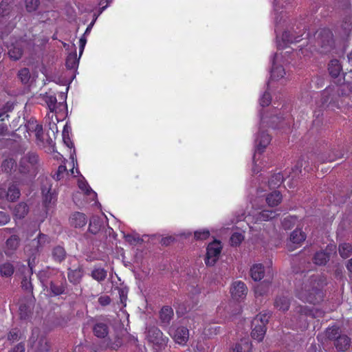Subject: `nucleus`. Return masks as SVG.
I'll return each mask as SVG.
<instances>
[{
  "label": "nucleus",
  "instance_id": "nucleus-1",
  "mask_svg": "<svg viewBox=\"0 0 352 352\" xmlns=\"http://www.w3.org/2000/svg\"><path fill=\"white\" fill-rule=\"evenodd\" d=\"M276 104V100H274L272 107L267 110L261 111L259 113L258 132L254 138V153L252 169L253 173H258L265 166L267 163L262 153L270 144L272 138L267 131L263 130V129L267 126L273 129H281L285 126L289 127L291 123L289 109L285 105H282L281 108L279 109L278 105L274 106Z\"/></svg>",
  "mask_w": 352,
  "mask_h": 352
},
{
  "label": "nucleus",
  "instance_id": "nucleus-2",
  "mask_svg": "<svg viewBox=\"0 0 352 352\" xmlns=\"http://www.w3.org/2000/svg\"><path fill=\"white\" fill-rule=\"evenodd\" d=\"M274 9L277 52L271 60L272 69L270 72V78L268 81L269 88L275 87L276 82H277L279 86L284 87L286 82L289 80L290 74L285 70V65L289 63V54H290L291 51L288 50L283 52V50L288 49L289 44L298 42L300 38L302 36V34L293 36L290 32L285 31L281 38H280L278 34V23L284 17V15L283 14V11L278 12L277 0H275Z\"/></svg>",
  "mask_w": 352,
  "mask_h": 352
},
{
  "label": "nucleus",
  "instance_id": "nucleus-3",
  "mask_svg": "<svg viewBox=\"0 0 352 352\" xmlns=\"http://www.w3.org/2000/svg\"><path fill=\"white\" fill-rule=\"evenodd\" d=\"M345 88L349 89V85H343L342 86L338 87H329L324 89L320 96V100L317 106L319 109V111L321 109H328L329 110L335 111L341 108V105L339 103V100L341 98L340 93L343 94V91Z\"/></svg>",
  "mask_w": 352,
  "mask_h": 352
},
{
  "label": "nucleus",
  "instance_id": "nucleus-4",
  "mask_svg": "<svg viewBox=\"0 0 352 352\" xmlns=\"http://www.w3.org/2000/svg\"><path fill=\"white\" fill-rule=\"evenodd\" d=\"M321 285V283L311 278L309 283H305L300 289L297 290V296L303 302L311 304L319 302L323 297L320 289Z\"/></svg>",
  "mask_w": 352,
  "mask_h": 352
},
{
  "label": "nucleus",
  "instance_id": "nucleus-5",
  "mask_svg": "<svg viewBox=\"0 0 352 352\" xmlns=\"http://www.w3.org/2000/svg\"><path fill=\"white\" fill-rule=\"evenodd\" d=\"M47 41L46 38L40 41L37 37H34L33 39L27 41L24 38H21L19 41H16L14 43H12L8 48V54L10 57L13 60H19L23 54V47H30L33 46H41L43 45Z\"/></svg>",
  "mask_w": 352,
  "mask_h": 352
},
{
  "label": "nucleus",
  "instance_id": "nucleus-6",
  "mask_svg": "<svg viewBox=\"0 0 352 352\" xmlns=\"http://www.w3.org/2000/svg\"><path fill=\"white\" fill-rule=\"evenodd\" d=\"M50 239L46 234L39 233L36 238L25 245V252L28 255L35 258L36 255L50 243Z\"/></svg>",
  "mask_w": 352,
  "mask_h": 352
},
{
  "label": "nucleus",
  "instance_id": "nucleus-7",
  "mask_svg": "<svg viewBox=\"0 0 352 352\" xmlns=\"http://www.w3.org/2000/svg\"><path fill=\"white\" fill-rule=\"evenodd\" d=\"M29 352H45L49 350L50 346L47 338L41 333L40 330L37 328L32 330L29 340Z\"/></svg>",
  "mask_w": 352,
  "mask_h": 352
},
{
  "label": "nucleus",
  "instance_id": "nucleus-8",
  "mask_svg": "<svg viewBox=\"0 0 352 352\" xmlns=\"http://www.w3.org/2000/svg\"><path fill=\"white\" fill-rule=\"evenodd\" d=\"M43 206L45 210V217L52 212L55 208L57 201V193L55 190H52L47 180L46 186L42 187Z\"/></svg>",
  "mask_w": 352,
  "mask_h": 352
},
{
  "label": "nucleus",
  "instance_id": "nucleus-9",
  "mask_svg": "<svg viewBox=\"0 0 352 352\" xmlns=\"http://www.w3.org/2000/svg\"><path fill=\"white\" fill-rule=\"evenodd\" d=\"M222 245L219 241L214 240L207 247L205 263L207 266H213L219 258Z\"/></svg>",
  "mask_w": 352,
  "mask_h": 352
},
{
  "label": "nucleus",
  "instance_id": "nucleus-10",
  "mask_svg": "<svg viewBox=\"0 0 352 352\" xmlns=\"http://www.w3.org/2000/svg\"><path fill=\"white\" fill-rule=\"evenodd\" d=\"M146 337L149 342L159 349L164 346L168 341V338L164 337L162 332L157 327L149 328Z\"/></svg>",
  "mask_w": 352,
  "mask_h": 352
},
{
  "label": "nucleus",
  "instance_id": "nucleus-11",
  "mask_svg": "<svg viewBox=\"0 0 352 352\" xmlns=\"http://www.w3.org/2000/svg\"><path fill=\"white\" fill-rule=\"evenodd\" d=\"M258 208H254L252 214H249L245 217L246 221H250V219L254 221L255 223H261L265 221H269L274 218L276 215V212L272 210H263L261 212L258 211Z\"/></svg>",
  "mask_w": 352,
  "mask_h": 352
},
{
  "label": "nucleus",
  "instance_id": "nucleus-12",
  "mask_svg": "<svg viewBox=\"0 0 352 352\" xmlns=\"http://www.w3.org/2000/svg\"><path fill=\"white\" fill-rule=\"evenodd\" d=\"M168 333L175 342L179 344L184 345L188 340L189 331L186 327L172 326L169 329Z\"/></svg>",
  "mask_w": 352,
  "mask_h": 352
},
{
  "label": "nucleus",
  "instance_id": "nucleus-13",
  "mask_svg": "<svg viewBox=\"0 0 352 352\" xmlns=\"http://www.w3.org/2000/svg\"><path fill=\"white\" fill-rule=\"evenodd\" d=\"M248 294V287L241 280H234L230 287V294L235 300H241L245 298Z\"/></svg>",
  "mask_w": 352,
  "mask_h": 352
},
{
  "label": "nucleus",
  "instance_id": "nucleus-14",
  "mask_svg": "<svg viewBox=\"0 0 352 352\" xmlns=\"http://www.w3.org/2000/svg\"><path fill=\"white\" fill-rule=\"evenodd\" d=\"M20 196V191L15 184L9 186L6 190L5 188L0 186V200L6 199L10 201L16 200Z\"/></svg>",
  "mask_w": 352,
  "mask_h": 352
},
{
  "label": "nucleus",
  "instance_id": "nucleus-15",
  "mask_svg": "<svg viewBox=\"0 0 352 352\" xmlns=\"http://www.w3.org/2000/svg\"><path fill=\"white\" fill-rule=\"evenodd\" d=\"M305 239L306 235L301 230L296 229L294 230L291 233L289 240L287 243L289 250H293L296 249L298 246L301 245Z\"/></svg>",
  "mask_w": 352,
  "mask_h": 352
},
{
  "label": "nucleus",
  "instance_id": "nucleus-16",
  "mask_svg": "<svg viewBox=\"0 0 352 352\" xmlns=\"http://www.w3.org/2000/svg\"><path fill=\"white\" fill-rule=\"evenodd\" d=\"M63 140L64 144L70 148V160L71 163L72 164V168L71 169L72 173L74 174V168L75 164H77L76 156L75 153V150L74 148V144L72 142L70 138L69 137V131L67 129V126L65 125L63 131Z\"/></svg>",
  "mask_w": 352,
  "mask_h": 352
},
{
  "label": "nucleus",
  "instance_id": "nucleus-17",
  "mask_svg": "<svg viewBox=\"0 0 352 352\" xmlns=\"http://www.w3.org/2000/svg\"><path fill=\"white\" fill-rule=\"evenodd\" d=\"M335 250L336 246L334 245H328L326 250L327 252L320 251L317 252L314 257V263L319 265H324L329 259V252H335Z\"/></svg>",
  "mask_w": 352,
  "mask_h": 352
},
{
  "label": "nucleus",
  "instance_id": "nucleus-18",
  "mask_svg": "<svg viewBox=\"0 0 352 352\" xmlns=\"http://www.w3.org/2000/svg\"><path fill=\"white\" fill-rule=\"evenodd\" d=\"M79 188L84 192L90 201H95L97 198V194L89 186L88 183L82 178L78 182Z\"/></svg>",
  "mask_w": 352,
  "mask_h": 352
},
{
  "label": "nucleus",
  "instance_id": "nucleus-19",
  "mask_svg": "<svg viewBox=\"0 0 352 352\" xmlns=\"http://www.w3.org/2000/svg\"><path fill=\"white\" fill-rule=\"evenodd\" d=\"M318 37H320L318 43L321 44V47H324L326 45H331L333 43V34L329 29H324L317 32Z\"/></svg>",
  "mask_w": 352,
  "mask_h": 352
},
{
  "label": "nucleus",
  "instance_id": "nucleus-20",
  "mask_svg": "<svg viewBox=\"0 0 352 352\" xmlns=\"http://www.w3.org/2000/svg\"><path fill=\"white\" fill-rule=\"evenodd\" d=\"M70 224L75 228H82L87 223V218L83 213L75 212L69 218Z\"/></svg>",
  "mask_w": 352,
  "mask_h": 352
},
{
  "label": "nucleus",
  "instance_id": "nucleus-21",
  "mask_svg": "<svg viewBox=\"0 0 352 352\" xmlns=\"http://www.w3.org/2000/svg\"><path fill=\"white\" fill-rule=\"evenodd\" d=\"M37 161V156L35 155H31L28 157V159L23 158L20 162V172L21 173H25L27 172H30V169L32 168L34 166V163Z\"/></svg>",
  "mask_w": 352,
  "mask_h": 352
},
{
  "label": "nucleus",
  "instance_id": "nucleus-22",
  "mask_svg": "<svg viewBox=\"0 0 352 352\" xmlns=\"http://www.w3.org/2000/svg\"><path fill=\"white\" fill-rule=\"evenodd\" d=\"M122 342L120 338L115 337L113 339L104 340L100 345L101 350H118L122 345Z\"/></svg>",
  "mask_w": 352,
  "mask_h": 352
},
{
  "label": "nucleus",
  "instance_id": "nucleus-23",
  "mask_svg": "<svg viewBox=\"0 0 352 352\" xmlns=\"http://www.w3.org/2000/svg\"><path fill=\"white\" fill-rule=\"evenodd\" d=\"M265 274L264 267L261 263H256L250 268V275L254 281L261 280Z\"/></svg>",
  "mask_w": 352,
  "mask_h": 352
},
{
  "label": "nucleus",
  "instance_id": "nucleus-24",
  "mask_svg": "<svg viewBox=\"0 0 352 352\" xmlns=\"http://www.w3.org/2000/svg\"><path fill=\"white\" fill-rule=\"evenodd\" d=\"M335 346L341 351H345L351 346V339L346 336H340L336 340Z\"/></svg>",
  "mask_w": 352,
  "mask_h": 352
},
{
  "label": "nucleus",
  "instance_id": "nucleus-25",
  "mask_svg": "<svg viewBox=\"0 0 352 352\" xmlns=\"http://www.w3.org/2000/svg\"><path fill=\"white\" fill-rule=\"evenodd\" d=\"M252 344L248 338L241 339L240 342L236 343L230 352H250Z\"/></svg>",
  "mask_w": 352,
  "mask_h": 352
},
{
  "label": "nucleus",
  "instance_id": "nucleus-26",
  "mask_svg": "<svg viewBox=\"0 0 352 352\" xmlns=\"http://www.w3.org/2000/svg\"><path fill=\"white\" fill-rule=\"evenodd\" d=\"M173 316V309L168 306L163 307L160 312V318L161 322L164 324H167L169 323V322L172 319Z\"/></svg>",
  "mask_w": 352,
  "mask_h": 352
},
{
  "label": "nucleus",
  "instance_id": "nucleus-27",
  "mask_svg": "<svg viewBox=\"0 0 352 352\" xmlns=\"http://www.w3.org/2000/svg\"><path fill=\"white\" fill-rule=\"evenodd\" d=\"M28 212V207L25 203L21 202L13 209V214L16 219L24 218Z\"/></svg>",
  "mask_w": 352,
  "mask_h": 352
},
{
  "label": "nucleus",
  "instance_id": "nucleus-28",
  "mask_svg": "<svg viewBox=\"0 0 352 352\" xmlns=\"http://www.w3.org/2000/svg\"><path fill=\"white\" fill-rule=\"evenodd\" d=\"M254 327L252 331V337L253 339L256 340L258 341H261L264 338V336L266 332V328L264 325L261 324H252Z\"/></svg>",
  "mask_w": 352,
  "mask_h": 352
},
{
  "label": "nucleus",
  "instance_id": "nucleus-29",
  "mask_svg": "<svg viewBox=\"0 0 352 352\" xmlns=\"http://www.w3.org/2000/svg\"><path fill=\"white\" fill-rule=\"evenodd\" d=\"M352 31V16H348L343 20L341 25L340 34L342 36H347Z\"/></svg>",
  "mask_w": 352,
  "mask_h": 352
},
{
  "label": "nucleus",
  "instance_id": "nucleus-30",
  "mask_svg": "<svg viewBox=\"0 0 352 352\" xmlns=\"http://www.w3.org/2000/svg\"><path fill=\"white\" fill-rule=\"evenodd\" d=\"M19 244V238L16 235L11 236L6 241V250L7 254H12L13 251L16 250Z\"/></svg>",
  "mask_w": 352,
  "mask_h": 352
},
{
  "label": "nucleus",
  "instance_id": "nucleus-31",
  "mask_svg": "<svg viewBox=\"0 0 352 352\" xmlns=\"http://www.w3.org/2000/svg\"><path fill=\"white\" fill-rule=\"evenodd\" d=\"M328 69L330 75L333 78H336L342 71V66L338 60L334 59L331 60Z\"/></svg>",
  "mask_w": 352,
  "mask_h": 352
},
{
  "label": "nucleus",
  "instance_id": "nucleus-32",
  "mask_svg": "<svg viewBox=\"0 0 352 352\" xmlns=\"http://www.w3.org/2000/svg\"><path fill=\"white\" fill-rule=\"evenodd\" d=\"M274 87H272L271 88H269L267 87V90L259 97V104L262 107L268 106L272 102V98L271 96V92L273 91Z\"/></svg>",
  "mask_w": 352,
  "mask_h": 352
},
{
  "label": "nucleus",
  "instance_id": "nucleus-33",
  "mask_svg": "<svg viewBox=\"0 0 352 352\" xmlns=\"http://www.w3.org/2000/svg\"><path fill=\"white\" fill-rule=\"evenodd\" d=\"M281 200L282 195L278 191H274L266 197V202L271 207L277 206Z\"/></svg>",
  "mask_w": 352,
  "mask_h": 352
},
{
  "label": "nucleus",
  "instance_id": "nucleus-34",
  "mask_svg": "<svg viewBox=\"0 0 352 352\" xmlns=\"http://www.w3.org/2000/svg\"><path fill=\"white\" fill-rule=\"evenodd\" d=\"M79 63V58H77L76 52L68 54L66 58V67L70 69H75L78 67Z\"/></svg>",
  "mask_w": 352,
  "mask_h": 352
},
{
  "label": "nucleus",
  "instance_id": "nucleus-35",
  "mask_svg": "<svg viewBox=\"0 0 352 352\" xmlns=\"http://www.w3.org/2000/svg\"><path fill=\"white\" fill-rule=\"evenodd\" d=\"M43 100L51 113L56 111L58 105L56 96L51 94H46L43 96Z\"/></svg>",
  "mask_w": 352,
  "mask_h": 352
},
{
  "label": "nucleus",
  "instance_id": "nucleus-36",
  "mask_svg": "<svg viewBox=\"0 0 352 352\" xmlns=\"http://www.w3.org/2000/svg\"><path fill=\"white\" fill-rule=\"evenodd\" d=\"M270 283L267 282H263L258 284L254 287V293L256 297L262 296L269 292Z\"/></svg>",
  "mask_w": 352,
  "mask_h": 352
},
{
  "label": "nucleus",
  "instance_id": "nucleus-37",
  "mask_svg": "<svg viewBox=\"0 0 352 352\" xmlns=\"http://www.w3.org/2000/svg\"><path fill=\"white\" fill-rule=\"evenodd\" d=\"M296 311L300 314V317L303 316H311L312 317H318L320 316V312L319 313L318 311H314L308 308L306 306H299L296 308Z\"/></svg>",
  "mask_w": 352,
  "mask_h": 352
},
{
  "label": "nucleus",
  "instance_id": "nucleus-38",
  "mask_svg": "<svg viewBox=\"0 0 352 352\" xmlns=\"http://www.w3.org/2000/svg\"><path fill=\"white\" fill-rule=\"evenodd\" d=\"M82 276V271L81 268H77L74 270H69L68 272V278L71 283L74 284L78 283Z\"/></svg>",
  "mask_w": 352,
  "mask_h": 352
},
{
  "label": "nucleus",
  "instance_id": "nucleus-39",
  "mask_svg": "<svg viewBox=\"0 0 352 352\" xmlns=\"http://www.w3.org/2000/svg\"><path fill=\"white\" fill-rule=\"evenodd\" d=\"M102 225V223L98 218L93 217L90 220L89 230L92 234H97L100 230Z\"/></svg>",
  "mask_w": 352,
  "mask_h": 352
},
{
  "label": "nucleus",
  "instance_id": "nucleus-40",
  "mask_svg": "<svg viewBox=\"0 0 352 352\" xmlns=\"http://www.w3.org/2000/svg\"><path fill=\"white\" fill-rule=\"evenodd\" d=\"M94 334L98 338H104L107 335V327L103 323H98L94 328Z\"/></svg>",
  "mask_w": 352,
  "mask_h": 352
},
{
  "label": "nucleus",
  "instance_id": "nucleus-41",
  "mask_svg": "<svg viewBox=\"0 0 352 352\" xmlns=\"http://www.w3.org/2000/svg\"><path fill=\"white\" fill-rule=\"evenodd\" d=\"M65 255L66 252L63 247L58 245L53 249L52 256L56 261L58 262L62 261L65 258Z\"/></svg>",
  "mask_w": 352,
  "mask_h": 352
},
{
  "label": "nucleus",
  "instance_id": "nucleus-42",
  "mask_svg": "<svg viewBox=\"0 0 352 352\" xmlns=\"http://www.w3.org/2000/svg\"><path fill=\"white\" fill-rule=\"evenodd\" d=\"M284 180V176L282 173H278L274 175L269 181V186L270 188H276L279 186Z\"/></svg>",
  "mask_w": 352,
  "mask_h": 352
},
{
  "label": "nucleus",
  "instance_id": "nucleus-43",
  "mask_svg": "<svg viewBox=\"0 0 352 352\" xmlns=\"http://www.w3.org/2000/svg\"><path fill=\"white\" fill-rule=\"evenodd\" d=\"M289 300L284 296L278 297L275 300V307L280 310H287L289 308Z\"/></svg>",
  "mask_w": 352,
  "mask_h": 352
},
{
  "label": "nucleus",
  "instance_id": "nucleus-44",
  "mask_svg": "<svg viewBox=\"0 0 352 352\" xmlns=\"http://www.w3.org/2000/svg\"><path fill=\"white\" fill-rule=\"evenodd\" d=\"M270 318V314L269 313H263L257 315L252 320V324H261L264 325L265 327V324L267 323Z\"/></svg>",
  "mask_w": 352,
  "mask_h": 352
},
{
  "label": "nucleus",
  "instance_id": "nucleus-45",
  "mask_svg": "<svg viewBox=\"0 0 352 352\" xmlns=\"http://www.w3.org/2000/svg\"><path fill=\"white\" fill-rule=\"evenodd\" d=\"M93 278L98 281L103 280L107 276V272L103 268H95L91 272Z\"/></svg>",
  "mask_w": 352,
  "mask_h": 352
},
{
  "label": "nucleus",
  "instance_id": "nucleus-46",
  "mask_svg": "<svg viewBox=\"0 0 352 352\" xmlns=\"http://www.w3.org/2000/svg\"><path fill=\"white\" fill-rule=\"evenodd\" d=\"M352 252V246L349 243H342L339 246V252L342 258H347Z\"/></svg>",
  "mask_w": 352,
  "mask_h": 352
},
{
  "label": "nucleus",
  "instance_id": "nucleus-47",
  "mask_svg": "<svg viewBox=\"0 0 352 352\" xmlns=\"http://www.w3.org/2000/svg\"><path fill=\"white\" fill-rule=\"evenodd\" d=\"M0 272L3 276H10L14 272V267L9 263H4L0 266Z\"/></svg>",
  "mask_w": 352,
  "mask_h": 352
},
{
  "label": "nucleus",
  "instance_id": "nucleus-48",
  "mask_svg": "<svg viewBox=\"0 0 352 352\" xmlns=\"http://www.w3.org/2000/svg\"><path fill=\"white\" fill-rule=\"evenodd\" d=\"M244 239L243 233L236 232H234L230 237V243L233 246L239 245Z\"/></svg>",
  "mask_w": 352,
  "mask_h": 352
},
{
  "label": "nucleus",
  "instance_id": "nucleus-49",
  "mask_svg": "<svg viewBox=\"0 0 352 352\" xmlns=\"http://www.w3.org/2000/svg\"><path fill=\"white\" fill-rule=\"evenodd\" d=\"M16 166V162L14 160L10 158L5 160L1 165L2 170L6 173H9L12 170L14 166Z\"/></svg>",
  "mask_w": 352,
  "mask_h": 352
},
{
  "label": "nucleus",
  "instance_id": "nucleus-50",
  "mask_svg": "<svg viewBox=\"0 0 352 352\" xmlns=\"http://www.w3.org/2000/svg\"><path fill=\"white\" fill-rule=\"evenodd\" d=\"M124 238L126 242L133 245L139 243L142 241L137 234H124Z\"/></svg>",
  "mask_w": 352,
  "mask_h": 352
},
{
  "label": "nucleus",
  "instance_id": "nucleus-51",
  "mask_svg": "<svg viewBox=\"0 0 352 352\" xmlns=\"http://www.w3.org/2000/svg\"><path fill=\"white\" fill-rule=\"evenodd\" d=\"M51 294L57 296L61 294L64 292V287L62 285H56L54 283L51 282L50 285Z\"/></svg>",
  "mask_w": 352,
  "mask_h": 352
},
{
  "label": "nucleus",
  "instance_id": "nucleus-52",
  "mask_svg": "<svg viewBox=\"0 0 352 352\" xmlns=\"http://www.w3.org/2000/svg\"><path fill=\"white\" fill-rule=\"evenodd\" d=\"M210 236V232L207 229H201L195 232V238L197 240H205Z\"/></svg>",
  "mask_w": 352,
  "mask_h": 352
},
{
  "label": "nucleus",
  "instance_id": "nucleus-53",
  "mask_svg": "<svg viewBox=\"0 0 352 352\" xmlns=\"http://www.w3.org/2000/svg\"><path fill=\"white\" fill-rule=\"evenodd\" d=\"M25 8L28 12H31L36 10L39 0H25Z\"/></svg>",
  "mask_w": 352,
  "mask_h": 352
},
{
  "label": "nucleus",
  "instance_id": "nucleus-54",
  "mask_svg": "<svg viewBox=\"0 0 352 352\" xmlns=\"http://www.w3.org/2000/svg\"><path fill=\"white\" fill-rule=\"evenodd\" d=\"M18 75L23 83H27L30 78V71L27 68L21 69Z\"/></svg>",
  "mask_w": 352,
  "mask_h": 352
},
{
  "label": "nucleus",
  "instance_id": "nucleus-55",
  "mask_svg": "<svg viewBox=\"0 0 352 352\" xmlns=\"http://www.w3.org/2000/svg\"><path fill=\"white\" fill-rule=\"evenodd\" d=\"M302 164L301 162H298L297 164L292 168V172L290 173L288 178L294 179L295 177H298L300 173L301 172V167Z\"/></svg>",
  "mask_w": 352,
  "mask_h": 352
},
{
  "label": "nucleus",
  "instance_id": "nucleus-56",
  "mask_svg": "<svg viewBox=\"0 0 352 352\" xmlns=\"http://www.w3.org/2000/svg\"><path fill=\"white\" fill-rule=\"evenodd\" d=\"M19 311L20 316L22 319L27 318L29 316V314L30 313V309L26 305H20Z\"/></svg>",
  "mask_w": 352,
  "mask_h": 352
},
{
  "label": "nucleus",
  "instance_id": "nucleus-57",
  "mask_svg": "<svg viewBox=\"0 0 352 352\" xmlns=\"http://www.w3.org/2000/svg\"><path fill=\"white\" fill-rule=\"evenodd\" d=\"M9 14V8L7 0H3L0 3V15L3 17Z\"/></svg>",
  "mask_w": 352,
  "mask_h": 352
},
{
  "label": "nucleus",
  "instance_id": "nucleus-58",
  "mask_svg": "<svg viewBox=\"0 0 352 352\" xmlns=\"http://www.w3.org/2000/svg\"><path fill=\"white\" fill-rule=\"evenodd\" d=\"M296 221V219L294 217H287L284 219L283 221V226L285 229H289L292 227Z\"/></svg>",
  "mask_w": 352,
  "mask_h": 352
},
{
  "label": "nucleus",
  "instance_id": "nucleus-59",
  "mask_svg": "<svg viewBox=\"0 0 352 352\" xmlns=\"http://www.w3.org/2000/svg\"><path fill=\"white\" fill-rule=\"evenodd\" d=\"M339 333V329L337 327H329L327 329V336L329 339H334Z\"/></svg>",
  "mask_w": 352,
  "mask_h": 352
},
{
  "label": "nucleus",
  "instance_id": "nucleus-60",
  "mask_svg": "<svg viewBox=\"0 0 352 352\" xmlns=\"http://www.w3.org/2000/svg\"><path fill=\"white\" fill-rule=\"evenodd\" d=\"M8 338L12 342L18 340L20 338L19 330L17 329H12L8 333Z\"/></svg>",
  "mask_w": 352,
  "mask_h": 352
},
{
  "label": "nucleus",
  "instance_id": "nucleus-61",
  "mask_svg": "<svg viewBox=\"0 0 352 352\" xmlns=\"http://www.w3.org/2000/svg\"><path fill=\"white\" fill-rule=\"evenodd\" d=\"M33 124L35 125L34 133L37 139H40L43 135V126L39 124L36 121L33 122Z\"/></svg>",
  "mask_w": 352,
  "mask_h": 352
},
{
  "label": "nucleus",
  "instance_id": "nucleus-62",
  "mask_svg": "<svg viewBox=\"0 0 352 352\" xmlns=\"http://www.w3.org/2000/svg\"><path fill=\"white\" fill-rule=\"evenodd\" d=\"M10 220L9 214L7 213L0 211V226H4L8 223Z\"/></svg>",
  "mask_w": 352,
  "mask_h": 352
},
{
  "label": "nucleus",
  "instance_id": "nucleus-63",
  "mask_svg": "<svg viewBox=\"0 0 352 352\" xmlns=\"http://www.w3.org/2000/svg\"><path fill=\"white\" fill-rule=\"evenodd\" d=\"M68 89H69V87H66L65 92L61 91L60 93L59 97H60V101L58 102V105L60 107L63 106V107H65L66 105V98H67V93Z\"/></svg>",
  "mask_w": 352,
  "mask_h": 352
},
{
  "label": "nucleus",
  "instance_id": "nucleus-64",
  "mask_svg": "<svg viewBox=\"0 0 352 352\" xmlns=\"http://www.w3.org/2000/svg\"><path fill=\"white\" fill-rule=\"evenodd\" d=\"M98 302L101 305L105 306L110 303L111 299H110L109 296H106V295L101 296L98 298Z\"/></svg>",
  "mask_w": 352,
  "mask_h": 352
}]
</instances>
